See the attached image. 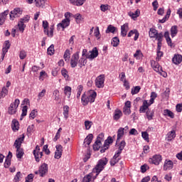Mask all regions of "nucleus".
Here are the masks:
<instances>
[{"label": "nucleus", "instance_id": "a211bd4d", "mask_svg": "<svg viewBox=\"0 0 182 182\" xmlns=\"http://www.w3.org/2000/svg\"><path fill=\"white\" fill-rule=\"evenodd\" d=\"M123 116V112H122V110L117 109L114 110V116H113V119L114 120H119V119H120V117H122Z\"/></svg>", "mask_w": 182, "mask_h": 182}, {"label": "nucleus", "instance_id": "69168bd1", "mask_svg": "<svg viewBox=\"0 0 182 182\" xmlns=\"http://www.w3.org/2000/svg\"><path fill=\"white\" fill-rule=\"evenodd\" d=\"M170 95V90L166 89V91L162 93V97L164 99H168V96Z\"/></svg>", "mask_w": 182, "mask_h": 182}, {"label": "nucleus", "instance_id": "9b49d317", "mask_svg": "<svg viewBox=\"0 0 182 182\" xmlns=\"http://www.w3.org/2000/svg\"><path fill=\"white\" fill-rule=\"evenodd\" d=\"M160 161H161V156L160 155H155L152 158L149 159V163L155 164V166H159L160 164Z\"/></svg>", "mask_w": 182, "mask_h": 182}, {"label": "nucleus", "instance_id": "4be33fe9", "mask_svg": "<svg viewBox=\"0 0 182 182\" xmlns=\"http://www.w3.org/2000/svg\"><path fill=\"white\" fill-rule=\"evenodd\" d=\"M70 2L75 6H82L86 2V0H70Z\"/></svg>", "mask_w": 182, "mask_h": 182}, {"label": "nucleus", "instance_id": "f3484780", "mask_svg": "<svg viewBox=\"0 0 182 182\" xmlns=\"http://www.w3.org/2000/svg\"><path fill=\"white\" fill-rule=\"evenodd\" d=\"M172 62L175 65H180V63L182 62V55L179 54L175 55L172 58Z\"/></svg>", "mask_w": 182, "mask_h": 182}, {"label": "nucleus", "instance_id": "5fc2aeb1", "mask_svg": "<svg viewBox=\"0 0 182 182\" xmlns=\"http://www.w3.org/2000/svg\"><path fill=\"white\" fill-rule=\"evenodd\" d=\"M27 113H28V106L25 105L22 108L21 118L20 119V120H22V119H23L22 117H25V116H26Z\"/></svg>", "mask_w": 182, "mask_h": 182}, {"label": "nucleus", "instance_id": "393cba45", "mask_svg": "<svg viewBox=\"0 0 182 182\" xmlns=\"http://www.w3.org/2000/svg\"><path fill=\"white\" fill-rule=\"evenodd\" d=\"M33 154L36 159V161H37V163H39V161H41V159L42 158V156H43V153L41 151L36 152V150H34Z\"/></svg>", "mask_w": 182, "mask_h": 182}, {"label": "nucleus", "instance_id": "6e6d98bb", "mask_svg": "<svg viewBox=\"0 0 182 182\" xmlns=\"http://www.w3.org/2000/svg\"><path fill=\"white\" fill-rule=\"evenodd\" d=\"M157 97V93L152 92L151 94V99L149 100L150 105H153L154 103V99Z\"/></svg>", "mask_w": 182, "mask_h": 182}, {"label": "nucleus", "instance_id": "4d7b16f0", "mask_svg": "<svg viewBox=\"0 0 182 182\" xmlns=\"http://www.w3.org/2000/svg\"><path fill=\"white\" fill-rule=\"evenodd\" d=\"M64 59L65 62H67V60H69V59H70V51L69 50H65L64 53Z\"/></svg>", "mask_w": 182, "mask_h": 182}, {"label": "nucleus", "instance_id": "13d9d810", "mask_svg": "<svg viewBox=\"0 0 182 182\" xmlns=\"http://www.w3.org/2000/svg\"><path fill=\"white\" fill-rule=\"evenodd\" d=\"M35 132V125L32 124L28 127L27 133L28 134H31Z\"/></svg>", "mask_w": 182, "mask_h": 182}, {"label": "nucleus", "instance_id": "f03ea898", "mask_svg": "<svg viewBox=\"0 0 182 182\" xmlns=\"http://www.w3.org/2000/svg\"><path fill=\"white\" fill-rule=\"evenodd\" d=\"M25 139V135L23 134L21 137L16 139L14 142V147L16 149V157L17 159H22L23 156V149L21 148L22 146V141Z\"/></svg>", "mask_w": 182, "mask_h": 182}, {"label": "nucleus", "instance_id": "39448f33", "mask_svg": "<svg viewBox=\"0 0 182 182\" xmlns=\"http://www.w3.org/2000/svg\"><path fill=\"white\" fill-rule=\"evenodd\" d=\"M43 28L44 29V33L47 35L49 38L53 36V30L55 29V26L53 24L49 26V23H43Z\"/></svg>", "mask_w": 182, "mask_h": 182}, {"label": "nucleus", "instance_id": "0eeeda50", "mask_svg": "<svg viewBox=\"0 0 182 182\" xmlns=\"http://www.w3.org/2000/svg\"><path fill=\"white\" fill-rule=\"evenodd\" d=\"M95 86L98 89L105 87V75H100L95 80Z\"/></svg>", "mask_w": 182, "mask_h": 182}, {"label": "nucleus", "instance_id": "ea45409f", "mask_svg": "<svg viewBox=\"0 0 182 182\" xmlns=\"http://www.w3.org/2000/svg\"><path fill=\"white\" fill-rule=\"evenodd\" d=\"M164 37L166 40V42L169 46H173V43L171 42V38H170V34L168 31L165 32Z\"/></svg>", "mask_w": 182, "mask_h": 182}, {"label": "nucleus", "instance_id": "c756f323", "mask_svg": "<svg viewBox=\"0 0 182 182\" xmlns=\"http://www.w3.org/2000/svg\"><path fill=\"white\" fill-rule=\"evenodd\" d=\"M64 94L68 97V99H70V95H72V87L65 86L64 88Z\"/></svg>", "mask_w": 182, "mask_h": 182}, {"label": "nucleus", "instance_id": "bf43d9fd", "mask_svg": "<svg viewBox=\"0 0 182 182\" xmlns=\"http://www.w3.org/2000/svg\"><path fill=\"white\" fill-rule=\"evenodd\" d=\"M112 143H113V138H112V136H108V138L105 141L104 144L109 147V145L112 144Z\"/></svg>", "mask_w": 182, "mask_h": 182}, {"label": "nucleus", "instance_id": "f704fd0d", "mask_svg": "<svg viewBox=\"0 0 182 182\" xmlns=\"http://www.w3.org/2000/svg\"><path fill=\"white\" fill-rule=\"evenodd\" d=\"M177 33H178V29L177 26H172L171 28V38H174L177 35Z\"/></svg>", "mask_w": 182, "mask_h": 182}, {"label": "nucleus", "instance_id": "412c9836", "mask_svg": "<svg viewBox=\"0 0 182 182\" xmlns=\"http://www.w3.org/2000/svg\"><path fill=\"white\" fill-rule=\"evenodd\" d=\"M8 14H9V10H6L3 13L0 14V23H4L5 21H6Z\"/></svg>", "mask_w": 182, "mask_h": 182}, {"label": "nucleus", "instance_id": "8fccbe9b", "mask_svg": "<svg viewBox=\"0 0 182 182\" xmlns=\"http://www.w3.org/2000/svg\"><path fill=\"white\" fill-rule=\"evenodd\" d=\"M116 31V27L112 26V25H109L108 27H107V29L106 31V33H114Z\"/></svg>", "mask_w": 182, "mask_h": 182}, {"label": "nucleus", "instance_id": "9d476101", "mask_svg": "<svg viewBox=\"0 0 182 182\" xmlns=\"http://www.w3.org/2000/svg\"><path fill=\"white\" fill-rule=\"evenodd\" d=\"M39 174L41 177H45L48 174V164H43L39 168Z\"/></svg>", "mask_w": 182, "mask_h": 182}, {"label": "nucleus", "instance_id": "4468645a", "mask_svg": "<svg viewBox=\"0 0 182 182\" xmlns=\"http://www.w3.org/2000/svg\"><path fill=\"white\" fill-rule=\"evenodd\" d=\"M90 55L86 56L87 59H95L99 55V51H97V48H94L92 51H90Z\"/></svg>", "mask_w": 182, "mask_h": 182}, {"label": "nucleus", "instance_id": "cd10ccee", "mask_svg": "<svg viewBox=\"0 0 182 182\" xmlns=\"http://www.w3.org/2000/svg\"><path fill=\"white\" fill-rule=\"evenodd\" d=\"M160 35V33H159L157 32V30L154 29V28H151L149 31V36L151 38H156V39L157 40V36H159Z\"/></svg>", "mask_w": 182, "mask_h": 182}, {"label": "nucleus", "instance_id": "1a4fd4ad", "mask_svg": "<svg viewBox=\"0 0 182 182\" xmlns=\"http://www.w3.org/2000/svg\"><path fill=\"white\" fill-rule=\"evenodd\" d=\"M55 156L54 158L56 159L57 160H59L60 157H62V153L63 152V146L62 145L58 144L55 146Z\"/></svg>", "mask_w": 182, "mask_h": 182}, {"label": "nucleus", "instance_id": "a878e982", "mask_svg": "<svg viewBox=\"0 0 182 182\" xmlns=\"http://www.w3.org/2000/svg\"><path fill=\"white\" fill-rule=\"evenodd\" d=\"M37 8H43L46 5V0H35Z\"/></svg>", "mask_w": 182, "mask_h": 182}, {"label": "nucleus", "instance_id": "f8f14e48", "mask_svg": "<svg viewBox=\"0 0 182 182\" xmlns=\"http://www.w3.org/2000/svg\"><path fill=\"white\" fill-rule=\"evenodd\" d=\"M149 106H151V104L147 100H144L142 105L139 108V113H146V110H149Z\"/></svg>", "mask_w": 182, "mask_h": 182}, {"label": "nucleus", "instance_id": "c85d7f7f", "mask_svg": "<svg viewBox=\"0 0 182 182\" xmlns=\"http://www.w3.org/2000/svg\"><path fill=\"white\" fill-rule=\"evenodd\" d=\"M124 129H123V127H120L117 131V142L124 136Z\"/></svg>", "mask_w": 182, "mask_h": 182}, {"label": "nucleus", "instance_id": "0e129e2a", "mask_svg": "<svg viewBox=\"0 0 182 182\" xmlns=\"http://www.w3.org/2000/svg\"><path fill=\"white\" fill-rule=\"evenodd\" d=\"M29 19H31V17L29 16H26L23 18H21V23H26L29 22Z\"/></svg>", "mask_w": 182, "mask_h": 182}, {"label": "nucleus", "instance_id": "2eb2a0df", "mask_svg": "<svg viewBox=\"0 0 182 182\" xmlns=\"http://www.w3.org/2000/svg\"><path fill=\"white\" fill-rule=\"evenodd\" d=\"M96 96H97V94H96V92L91 90L89 92V95L87 97L89 103H93L96 99Z\"/></svg>", "mask_w": 182, "mask_h": 182}, {"label": "nucleus", "instance_id": "09e8293b", "mask_svg": "<svg viewBox=\"0 0 182 182\" xmlns=\"http://www.w3.org/2000/svg\"><path fill=\"white\" fill-rule=\"evenodd\" d=\"M111 43L112 46L117 47L119 45V43H120V40H119V38L117 37H114L112 38V41L111 42Z\"/></svg>", "mask_w": 182, "mask_h": 182}, {"label": "nucleus", "instance_id": "473e14b6", "mask_svg": "<svg viewBox=\"0 0 182 182\" xmlns=\"http://www.w3.org/2000/svg\"><path fill=\"white\" fill-rule=\"evenodd\" d=\"M156 41H158V50L161 49V42L163 41V33H159V35L156 37Z\"/></svg>", "mask_w": 182, "mask_h": 182}, {"label": "nucleus", "instance_id": "7c9ffc66", "mask_svg": "<svg viewBox=\"0 0 182 182\" xmlns=\"http://www.w3.org/2000/svg\"><path fill=\"white\" fill-rule=\"evenodd\" d=\"M129 16L132 18V19H136V18H138V16H140V10L137 9L134 12L130 11L129 13Z\"/></svg>", "mask_w": 182, "mask_h": 182}, {"label": "nucleus", "instance_id": "aec40b11", "mask_svg": "<svg viewBox=\"0 0 182 182\" xmlns=\"http://www.w3.org/2000/svg\"><path fill=\"white\" fill-rule=\"evenodd\" d=\"M151 65L154 70H155V72H157L158 73L159 72H161L162 68H161V66L159 65V63H156V61H151Z\"/></svg>", "mask_w": 182, "mask_h": 182}, {"label": "nucleus", "instance_id": "338daca9", "mask_svg": "<svg viewBox=\"0 0 182 182\" xmlns=\"http://www.w3.org/2000/svg\"><path fill=\"white\" fill-rule=\"evenodd\" d=\"M141 136L142 138L146 141H149V133L147 132H144L141 133Z\"/></svg>", "mask_w": 182, "mask_h": 182}, {"label": "nucleus", "instance_id": "f257e3e1", "mask_svg": "<svg viewBox=\"0 0 182 182\" xmlns=\"http://www.w3.org/2000/svg\"><path fill=\"white\" fill-rule=\"evenodd\" d=\"M64 16L65 18L62 21V23H70V18H75L77 23H81L83 22L84 19L83 16H82L80 14L73 15L70 12H66L65 13Z\"/></svg>", "mask_w": 182, "mask_h": 182}, {"label": "nucleus", "instance_id": "58836bf2", "mask_svg": "<svg viewBox=\"0 0 182 182\" xmlns=\"http://www.w3.org/2000/svg\"><path fill=\"white\" fill-rule=\"evenodd\" d=\"M146 116L148 120H153V117H154V112L148 109L146 112Z\"/></svg>", "mask_w": 182, "mask_h": 182}, {"label": "nucleus", "instance_id": "a18cd8bd", "mask_svg": "<svg viewBox=\"0 0 182 182\" xmlns=\"http://www.w3.org/2000/svg\"><path fill=\"white\" fill-rule=\"evenodd\" d=\"M81 101L83 106H87V105H89V100H87V97H86V94H83L81 98Z\"/></svg>", "mask_w": 182, "mask_h": 182}, {"label": "nucleus", "instance_id": "e2e57ef3", "mask_svg": "<svg viewBox=\"0 0 182 182\" xmlns=\"http://www.w3.org/2000/svg\"><path fill=\"white\" fill-rule=\"evenodd\" d=\"M109 8H110V6L107 4H102L100 6V10L102 12H106V11H109Z\"/></svg>", "mask_w": 182, "mask_h": 182}, {"label": "nucleus", "instance_id": "a19ab883", "mask_svg": "<svg viewBox=\"0 0 182 182\" xmlns=\"http://www.w3.org/2000/svg\"><path fill=\"white\" fill-rule=\"evenodd\" d=\"M170 15H171V10L170 9H168L167 12H166V15L165 16V17L163 19L159 20V22L161 23H164V22H166V20H167L170 18Z\"/></svg>", "mask_w": 182, "mask_h": 182}, {"label": "nucleus", "instance_id": "de8ad7c7", "mask_svg": "<svg viewBox=\"0 0 182 182\" xmlns=\"http://www.w3.org/2000/svg\"><path fill=\"white\" fill-rule=\"evenodd\" d=\"M61 75L62 76H63L65 80H69V74L68 73V70H66V69L63 68L61 70Z\"/></svg>", "mask_w": 182, "mask_h": 182}, {"label": "nucleus", "instance_id": "774afa93", "mask_svg": "<svg viewBox=\"0 0 182 182\" xmlns=\"http://www.w3.org/2000/svg\"><path fill=\"white\" fill-rule=\"evenodd\" d=\"M33 174L30 173L26 178V182H33Z\"/></svg>", "mask_w": 182, "mask_h": 182}, {"label": "nucleus", "instance_id": "c03bdc74", "mask_svg": "<svg viewBox=\"0 0 182 182\" xmlns=\"http://www.w3.org/2000/svg\"><path fill=\"white\" fill-rule=\"evenodd\" d=\"M48 55L52 56L55 53V46L53 44L50 45V47L47 50Z\"/></svg>", "mask_w": 182, "mask_h": 182}, {"label": "nucleus", "instance_id": "72a5a7b5", "mask_svg": "<svg viewBox=\"0 0 182 182\" xmlns=\"http://www.w3.org/2000/svg\"><path fill=\"white\" fill-rule=\"evenodd\" d=\"M93 140V134H89L88 136L84 139V144H90L92 143V141Z\"/></svg>", "mask_w": 182, "mask_h": 182}, {"label": "nucleus", "instance_id": "b1692460", "mask_svg": "<svg viewBox=\"0 0 182 182\" xmlns=\"http://www.w3.org/2000/svg\"><path fill=\"white\" fill-rule=\"evenodd\" d=\"M11 128L14 132H17V130H19V122L16 119H13L11 122Z\"/></svg>", "mask_w": 182, "mask_h": 182}, {"label": "nucleus", "instance_id": "dca6fc26", "mask_svg": "<svg viewBox=\"0 0 182 182\" xmlns=\"http://www.w3.org/2000/svg\"><path fill=\"white\" fill-rule=\"evenodd\" d=\"M174 164L171 160H166L164 164V170L167 171V170H171Z\"/></svg>", "mask_w": 182, "mask_h": 182}, {"label": "nucleus", "instance_id": "2f4dec72", "mask_svg": "<svg viewBox=\"0 0 182 182\" xmlns=\"http://www.w3.org/2000/svg\"><path fill=\"white\" fill-rule=\"evenodd\" d=\"M176 138V131L173 130L168 133L167 134V140L168 141H171L173 139Z\"/></svg>", "mask_w": 182, "mask_h": 182}, {"label": "nucleus", "instance_id": "603ef678", "mask_svg": "<svg viewBox=\"0 0 182 182\" xmlns=\"http://www.w3.org/2000/svg\"><path fill=\"white\" fill-rule=\"evenodd\" d=\"M93 176V173H90L88 175L85 176L83 179L82 182H90V180H92V177Z\"/></svg>", "mask_w": 182, "mask_h": 182}, {"label": "nucleus", "instance_id": "4c0bfd02", "mask_svg": "<svg viewBox=\"0 0 182 182\" xmlns=\"http://www.w3.org/2000/svg\"><path fill=\"white\" fill-rule=\"evenodd\" d=\"M124 147H126V141H122L119 145V149L117 153L118 154H122V151H123Z\"/></svg>", "mask_w": 182, "mask_h": 182}, {"label": "nucleus", "instance_id": "c9c22d12", "mask_svg": "<svg viewBox=\"0 0 182 182\" xmlns=\"http://www.w3.org/2000/svg\"><path fill=\"white\" fill-rule=\"evenodd\" d=\"M87 58L82 57L80 58V60H78V66H80V68H83V66H86V63H87V60H86Z\"/></svg>", "mask_w": 182, "mask_h": 182}, {"label": "nucleus", "instance_id": "680f3d73", "mask_svg": "<svg viewBox=\"0 0 182 182\" xmlns=\"http://www.w3.org/2000/svg\"><path fill=\"white\" fill-rule=\"evenodd\" d=\"M68 26H69V24H66V23H58L57 25V28L58 31H60V29H65V28H68Z\"/></svg>", "mask_w": 182, "mask_h": 182}, {"label": "nucleus", "instance_id": "20e7f679", "mask_svg": "<svg viewBox=\"0 0 182 182\" xmlns=\"http://www.w3.org/2000/svg\"><path fill=\"white\" fill-rule=\"evenodd\" d=\"M23 12V10L21 8H15L14 10H12L9 14V19L10 21H15L16 18H19L22 15V13Z\"/></svg>", "mask_w": 182, "mask_h": 182}, {"label": "nucleus", "instance_id": "bb28decb", "mask_svg": "<svg viewBox=\"0 0 182 182\" xmlns=\"http://www.w3.org/2000/svg\"><path fill=\"white\" fill-rule=\"evenodd\" d=\"M127 31H129V27L127 24H124L121 26V35L122 36L124 37L127 35Z\"/></svg>", "mask_w": 182, "mask_h": 182}, {"label": "nucleus", "instance_id": "864d4df0", "mask_svg": "<svg viewBox=\"0 0 182 182\" xmlns=\"http://www.w3.org/2000/svg\"><path fill=\"white\" fill-rule=\"evenodd\" d=\"M141 89V87H140V86L134 87V88H132L131 91L132 95H137V93L140 92Z\"/></svg>", "mask_w": 182, "mask_h": 182}, {"label": "nucleus", "instance_id": "ddd939ff", "mask_svg": "<svg viewBox=\"0 0 182 182\" xmlns=\"http://www.w3.org/2000/svg\"><path fill=\"white\" fill-rule=\"evenodd\" d=\"M26 27V26L24 23H18L14 28L12 29L11 33H16L18 30L20 32H21V33H23Z\"/></svg>", "mask_w": 182, "mask_h": 182}, {"label": "nucleus", "instance_id": "37998d69", "mask_svg": "<svg viewBox=\"0 0 182 182\" xmlns=\"http://www.w3.org/2000/svg\"><path fill=\"white\" fill-rule=\"evenodd\" d=\"M101 146H102V141L97 139L93 145V149L95 151H97L99 150V149H100Z\"/></svg>", "mask_w": 182, "mask_h": 182}, {"label": "nucleus", "instance_id": "5701e85b", "mask_svg": "<svg viewBox=\"0 0 182 182\" xmlns=\"http://www.w3.org/2000/svg\"><path fill=\"white\" fill-rule=\"evenodd\" d=\"M133 35H134V41H137V39H139V36L137 30L130 31L129 33H128V37L131 38V36H133Z\"/></svg>", "mask_w": 182, "mask_h": 182}, {"label": "nucleus", "instance_id": "49530a36", "mask_svg": "<svg viewBox=\"0 0 182 182\" xmlns=\"http://www.w3.org/2000/svg\"><path fill=\"white\" fill-rule=\"evenodd\" d=\"M164 116H168L171 119H174V113L168 109L164 110Z\"/></svg>", "mask_w": 182, "mask_h": 182}, {"label": "nucleus", "instance_id": "423d86ee", "mask_svg": "<svg viewBox=\"0 0 182 182\" xmlns=\"http://www.w3.org/2000/svg\"><path fill=\"white\" fill-rule=\"evenodd\" d=\"M20 101L19 100H15L14 102L10 105V107L8 109L9 114H15L18 111V107L19 106Z\"/></svg>", "mask_w": 182, "mask_h": 182}, {"label": "nucleus", "instance_id": "7ed1b4c3", "mask_svg": "<svg viewBox=\"0 0 182 182\" xmlns=\"http://www.w3.org/2000/svg\"><path fill=\"white\" fill-rule=\"evenodd\" d=\"M109 161L107 160V158H102L100 159L97 162V164L95 166V167L93 168L92 172L96 173V176H99L101 171H103L105 169V166L106 164H107V162Z\"/></svg>", "mask_w": 182, "mask_h": 182}, {"label": "nucleus", "instance_id": "052dcab7", "mask_svg": "<svg viewBox=\"0 0 182 182\" xmlns=\"http://www.w3.org/2000/svg\"><path fill=\"white\" fill-rule=\"evenodd\" d=\"M46 94V90L43 89L41 92L38 95V100H41L42 97H45V95Z\"/></svg>", "mask_w": 182, "mask_h": 182}, {"label": "nucleus", "instance_id": "79ce46f5", "mask_svg": "<svg viewBox=\"0 0 182 182\" xmlns=\"http://www.w3.org/2000/svg\"><path fill=\"white\" fill-rule=\"evenodd\" d=\"M85 130H90L92 126H93V122L85 120L84 122Z\"/></svg>", "mask_w": 182, "mask_h": 182}, {"label": "nucleus", "instance_id": "3c124183", "mask_svg": "<svg viewBox=\"0 0 182 182\" xmlns=\"http://www.w3.org/2000/svg\"><path fill=\"white\" fill-rule=\"evenodd\" d=\"M134 57L136 58V59H141V58H143V53H141V50H137L134 54Z\"/></svg>", "mask_w": 182, "mask_h": 182}, {"label": "nucleus", "instance_id": "6ab92c4d", "mask_svg": "<svg viewBox=\"0 0 182 182\" xmlns=\"http://www.w3.org/2000/svg\"><path fill=\"white\" fill-rule=\"evenodd\" d=\"M119 156L120 154L116 153L114 154L113 158L109 161L111 166H114L115 164H117V163H119V160H120V158H119Z\"/></svg>", "mask_w": 182, "mask_h": 182}, {"label": "nucleus", "instance_id": "e433bc0d", "mask_svg": "<svg viewBox=\"0 0 182 182\" xmlns=\"http://www.w3.org/2000/svg\"><path fill=\"white\" fill-rule=\"evenodd\" d=\"M63 116L65 120H68L69 118V106L68 105L63 107Z\"/></svg>", "mask_w": 182, "mask_h": 182}, {"label": "nucleus", "instance_id": "6e6552de", "mask_svg": "<svg viewBox=\"0 0 182 182\" xmlns=\"http://www.w3.org/2000/svg\"><path fill=\"white\" fill-rule=\"evenodd\" d=\"M77 63H79V52L73 55L70 60L71 68H76V66H77Z\"/></svg>", "mask_w": 182, "mask_h": 182}]
</instances>
